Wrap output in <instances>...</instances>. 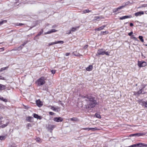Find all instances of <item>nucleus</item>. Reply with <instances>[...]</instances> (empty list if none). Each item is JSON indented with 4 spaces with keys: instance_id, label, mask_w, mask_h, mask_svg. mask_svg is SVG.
Here are the masks:
<instances>
[{
    "instance_id": "obj_1",
    "label": "nucleus",
    "mask_w": 147,
    "mask_h": 147,
    "mask_svg": "<svg viewBox=\"0 0 147 147\" xmlns=\"http://www.w3.org/2000/svg\"><path fill=\"white\" fill-rule=\"evenodd\" d=\"M82 98L84 99L87 102L86 109H91L95 107L96 104V101L95 100L94 97L86 95V96H82Z\"/></svg>"
},
{
    "instance_id": "obj_2",
    "label": "nucleus",
    "mask_w": 147,
    "mask_h": 147,
    "mask_svg": "<svg viewBox=\"0 0 147 147\" xmlns=\"http://www.w3.org/2000/svg\"><path fill=\"white\" fill-rule=\"evenodd\" d=\"M3 117H0V127L4 128L6 127L9 124V121L7 119L2 120Z\"/></svg>"
},
{
    "instance_id": "obj_3",
    "label": "nucleus",
    "mask_w": 147,
    "mask_h": 147,
    "mask_svg": "<svg viewBox=\"0 0 147 147\" xmlns=\"http://www.w3.org/2000/svg\"><path fill=\"white\" fill-rule=\"evenodd\" d=\"M110 53V52H106L104 49H101L98 50L96 56H98V55H103L105 54L109 56Z\"/></svg>"
},
{
    "instance_id": "obj_4",
    "label": "nucleus",
    "mask_w": 147,
    "mask_h": 147,
    "mask_svg": "<svg viewBox=\"0 0 147 147\" xmlns=\"http://www.w3.org/2000/svg\"><path fill=\"white\" fill-rule=\"evenodd\" d=\"M45 78L44 77H42L39 78L37 81L38 85L40 86L44 84L45 83Z\"/></svg>"
},
{
    "instance_id": "obj_5",
    "label": "nucleus",
    "mask_w": 147,
    "mask_h": 147,
    "mask_svg": "<svg viewBox=\"0 0 147 147\" xmlns=\"http://www.w3.org/2000/svg\"><path fill=\"white\" fill-rule=\"evenodd\" d=\"M138 146H139V147H147V144L140 143L138 144H134L127 147H136Z\"/></svg>"
},
{
    "instance_id": "obj_6",
    "label": "nucleus",
    "mask_w": 147,
    "mask_h": 147,
    "mask_svg": "<svg viewBox=\"0 0 147 147\" xmlns=\"http://www.w3.org/2000/svg\"><path fill=\"white\" fill-rule=\"evenodd\" d=\"M138 65L140 67H144L146 66L147 64L145 61H138Z\"/></svg>"
},
{
    "instance_id": "obj_7",
    "label": "nucleus",
    "mask_w": 147,
    "mask_h": 147,
    "mask_svg": "<svg viewBox=\"0 0 147 147\" xmlns=\"http://www.w3.org/2000/svg\"><path fill=\"white\" fill-rule=\"evenodd\" d=\"M53 120L55 121L59 122L62 121L63 120V119L61 117H56L54 118Z\"/></svg>"
},
{
    "instance_id": "obj_8",
    "label": "nucleus",
    "mask_w": 147,
    "mask_h": 147,
    "mask_svg": "<svg viewBox=\"0 0 147 147\" xmlns=\"http://www.w3.org/2000/svg\"><path fill=\"white\" fill-rule=\"evenodd\" d=\"M64 42L63 41H57L55 42H52L51 43H49L48 45V46H50L52 45L57 44H62Z\"/></svg>"
},
{
    "instance_id": "obj_9",
    "label": "nucleus",
    "mask_w": 147,
    "mask_h": 147,
    "mask_svg": "<svg viewBox=\"0 0 147 147\" xmlns=\"http://www.w3.org/2000/svg\"><path fill=\"white\" fill-rule=\"evenodd\" d=\"M140 104L142 106H144L145 107H147V101L145 102L142 100L140 101Z\"/></svg>"
},
{
    "instance_id": "obj_10",
    "label": "nucleus",
    "mask_w": 147,
    "mask_h": 147,
    "mask_svg": "<svg viewBox=\"0 0 147 147\" xmlns=\"http://www.w3.org/2000/svg\"><path fill=\"white\" fill-rule=\"evenodd\" d=\"M55 126L49 124L48 125V126L47 127V128L48 129L51 130V132L52 130L55 127Z\"/></svg>"
},
{
    "instance_id": "obj_11",
    "label": "nucleus",
    "mask_w": 147,
    "mask_h": 147,
    "mask_svg": "<svg viewBox=\"0 0 147 147\" xmlns=\"http://www.w3.org/2000/svg\"><path fill=\"white\" fill-rule=\"evenodd\" d=\"M124 6H121L119 7H118L115 9L113 10V12L114 13H115L118 11H119V10L121 9L122 8H123L124 7Z\"/></svg>"
},
{
    "instance_id": "obj_12",
    "label": "nucleus",
    "mask_w": 147,
    "mask_h": 147,
    "mask_svg": "<svg viewBox=\"0 0 147 147\" xmlns=\"http://www.w3.org/2000/svg\"><path fill=\"white\" fill-rule=\"evenodd\" d=\"M144 12L143 11H139L135 13L134 15L136 16H141L142 15H143Z\"/></svg>"
},
{
    "instance_id": "obj_13",
    "label": "nucleus",
    "mask_w": 147,
    "mask_h": 147,
    "mask_svg": "<svg viewBox=\"0 0 147 147\" xmlns=\"http://www.w3.org/2000/svg\"><path fill=\"white\" fill-rule=\"evenodd\" d=\"M36 102L37 106L39 107H41L42 105V104L40 100H36Z\"/></svg>"
},
{
    "instance_id": "obj_14",
    "label": "nucleus",
    "mask_w": 147,
    "mask_h": 147,
    "mask_svg": "<svg viewBox=\"0 0 147 147\" xmlns=\"http://www.w3.org/2000/svg\"><path fill=\"white\" fill-rule=\"evenodd\" d=\"M131 17H132L131 15L124 16L122 17H120L119 18V19L120 20H123L125 19L131 18Z\"/></svg>"
},
{
    "instance_id": "obj_15",
    "label": "nucleus",
    "mask_w": 147,
    "mask_h": 147,
    "mask_svg": "<svg viewBox=\"0 0 147 147\" xmlns=\"http://www.w3.org/2000/svg\"><path fill=\"white\" fill-rule=\"evenodd\" d=\"M26 120L27 121L30 122H32L33 121V117H28L26 118Z\"/></svg>"
},
{
    "instance_id": "obj_16",
    "label": "nucleus",
    "mask_w": 147,
    "mask_h": 147,
    "mask_svg": "<svg viewBox=\"0 0 147 147\" xmlns=\"http://www.w3.org/2000/svg\"><path fill=\"white\" fill-rule=\"evenodd\" d=\"M57 31V30L55 29H52L50 31H48L45 33V34H50L51 33L55 32Z\"/></svg>"
},
{
    "instance_id": "obj_17",
    "label": "nucleus",
    "mask_w": 147,
    "mask_h": 147,
    "mask_svg": "<svg viewBox=\"0 0 147 147\" xmlns=\"http://www.w3.org/2000/svg\"><path fill=\"white\" fill-rule=\"evenodd\" d=\"M33 116L35 118L39 119H42V117L41 116L38 115L35 113L34 114Z\"/></svg>"
},
{
    "instance_id": "obj_18",
    "label": "nucleus",
    "mask_w": 147,
    "mask_h": 147,
    "mask_svg": "<svg viewBox=\"0 0 147 147\" xmlns=\"http://www.w3.org/2000/svg\"><path fill=\"white\" fill-rule=\"evenodd\" d=\"M91 11L89 10L88 9L84 10L81 11V13L82 14L86 13H87L91 12Z\"/></svg>"
},
{
    "instance_id": "obj_19",
    "label": "nucleus",
    "mask_w": 147,
    "mask_h": 147,
    "mask_svg": "<svg viewBox=\"0 0 147 147\" xmlns=\"http://www.w3.org/2000/svg\"><path fill=\"white\" fill-rule=\"evenodd\" d=\"M93 67L92 65H89L88 67L86 68V69L87 71H91L92 70Z\"/></svg>"
},
{
    "instance_id": "obj_20",
    "label": "nucleus",
    "mask_w": 147,
    "mask_h": 147,
    "mask_svg": "<svg viewBox=\"0 0 147 147\" xmlns=\"http://www.w3.org/2000/svg\"><path fill=\"white\" fill-rule=\"evenodd\" d=\"M105 27V25H104L103 26H102L99 28H96V30L97 31H100V30H103Z\"/></svg>"
},
{
    "instance_id": "obj_21",
    "label": "nucleus",
    "mask_w": 147,
    "mask_h": 147,
    "mask_svg": "<svg viewBox=\"0 0 147 147\" xmlns=\"http://www.w3.org/2000/svg\"><path fill=\"white\" fill-rule=\"evenodd\" d=\"M5 88V86L0 84V91L4 90Z\"/></svg>"
},
{
    "instance_id": "obj_22",
    "label": "nucleus",
    "mask_w": 147,
    "mask_h": 147,
    "mask_svg": "<svg viewBox=\"0 0 147 147\" xmlns=\"http://www.w3.org/2000/svg\"><path fill=\"white\" fill-rule=\"evenodd\" d=\"M35 140L38 143H40L42 142L41 140L39 138H36Z\"/></svg>"
},
{
    "instance_id": "obj_23",
    "label": "nucleus",
    "mask_w": 147,
    "mask_h": 147,
    "mask_svg": "<svg viewBox=\"0 0 147 147\" xmlns=\"http://www.w3.org/2000/svg\"><path fill=\"white\" fill-rule=\"evenodd\" d=\"M79 27H73L71 28V31L72 32H75L77 30V29Z\"/></svg>"
},
{
    "instance_id": "obj_24",
    "label": "nucleus",
    "mask_w": 147,
    "mask_h": 147,
    "mask_svg": "<svg viewBox=\"0 0 147 147\" xmlns=\"http://www.w3.org/2000/svg\"><path fill=\"white\" fill-rule=\"evenodd\" d=\"M6 137L5 136H0V140H4L6 138Z\"/></svg>"
},
{
    "instance_id": "obj_25",
    "label": "nucleus",
    "mask_w": 147,
    "mask_h": 147,
    "mask_svg": "<svg viewBox=\"0 0 147 147\" xmlns=\"http://www.w3.org/2000/svg\"><path fill=\"white\" fill-rule=\"evenodd\" d=\"M131 39H133L134 40H137V41H138V39L137 38L135 37L134 35H132L131 36Z\"/></svg>"
},
{
    "instance_id": "obj_26",
    "label": "nucleus",
    "mask_w": 147,
    "mask_h": 147,
    "mask_svg": "<svg viewBox=\"0 0 147 147\" xmlns=\"http://www.w3.org/2000/svg\"><path fill=\"white\" fill-rule=\"evenodd\" d=\"M143 89H140L139 91H138L136 94H141L142 92Z\"/></svg>"
},
{
    "instance_id": "obj_27",
    "label": "nucleus",
    "mask_w": 147,
    "mask_h": 147,
    "mask_svg": "<svg viewBox=\"0 0 147 147\" xmlns=\"http://www.w3.org/2000/svg\"><path fill=\"white\" fill-rule=\"evenodd\" d=\"M7 22V21L6 20H3L0 22V26L3 24L4 23H6Z\"/></svg>"
},
{
    "instance_id": "obj_28",
    "label": "nucleus",
    "mask_w": 147,
    "mask_h": 147,
    "mask_svg": "<svg viewBox=\"0 0 147 147\" xmlns=\"http://www.w3.org/2000/svg\"><path fill=\"white\" fill-rule=\"evenodd\" d=\"M0 99L5 102H7V99L4 98L3 97H0Z\"/></svg>"
},
{
    "instance_id": "obj_29",
    "label": "nucleus",
    "mask_w": 147,
    "mask_h": 147,
    "mask_svg": "<svg viewBox=\"0 0 147 147\" xmlns=\"http://www.w3.org/2000/svg\"><path fill=\"white\" fill-rule=\"evenodd\" d=\"M139 38L140 40L142 42H143L144 41V39H143V37L142 36H139Z\"/></svg>"
},
{
    "instance_id": "obj_30",
    "label": "nucleus",
    "mask_w": 147,
    "mask_h": 147,
    "mask_svg": "<svg viewBox=\"0 0 147 147\" xmlns=\"http://www.w3.org/2000/svg\"><path fill=\"white\" fill-rule=\"evenodd\" d=\"M97 129L96 127L94 128H89V130L95 131Z\"/></svg>"
},
{
    "instance_id": "obj_31",
    "label": "nucleus",
    "mask_w": 147,
    "mask_h": 147,
    "mask_svg": "<svg viewBox=\"0 0 147 147\" xmlns=\"http://www.w3.org/2000/svg\"><path fill=\"white\" fill-rule=\"evenodd\" d=\"M43 32V30L42 29L40 31L38 34L36 35V36H39Z\"/></svg>"
},
{
    "instance_id": "obj_32",
    "label": "nucleus",
    "mask_w": 147,
    "mask_h": 147,
    "mask_svg": "<svg viewBox=\"0 0 147 147\" xmlns=\"http://www.w3.org/2000/svg\"><path fill=\"white\" fill-rule=\"evenodd\" d=\"M95 115L96 117H97V118H101L100 115L99 114H98L97 113H96L95 114Z\"/></svg>"
},
{
    "instance_id": "obj_33",
    "label": "nucleus",
    "mask_w": 147,
    "mask_h": 147,
    "mask_svg": "<svg viewBox=\"0 0 147 147\" xmlns=\"http://www.w3.org/2000/svg\"><path fill=\"white\" fill-rule=\"evenodd\" d=\"M101 34L102 35H105L107 34L108 33V32L107 31H103L101 32Z\"/></svg>"
},
{
    "instance_id": "obj_34",
    "label": "nucleus",
    "mask_w": 147,
    "mask_h": 147,
    "mask_svg": "<svg viewBox=\"0 0 147 147\" xmlns=\"http://www.w3.org/2000/svg\"><path fill=\"white\" fill-rule=\"evenodd\" d=\"M77 120V119L76 118L73 117L70 119V120L73 121H76Z\"/></svg>"
},
{
    "instance_id": "obj_35",
    "label": "nucleus",
    "mask_w": 147,
    "mask_h": 147,
    "mask_svg": "<svg viewBox=\"0 0 147 147\" xmlns=\"http://www.w3.org/2000/svg\"><path fill=\"white\" fill-rule=\"evenodd\" d=\"M51 109H52L54 111H58V110L57 109V108H55L54 107H52L51 108Z\"/></svg>"
},
{
    "instance_id": "obj_36",
    "label": "nucleus",
    "mask_w": 147,
    "mask_h": 147,
    "mask_svg": "<svg viewBox=\"0 0 147 147\" xmlns=\"http://www.w3.org/2000/svg\"><path fill=\"white\" fill-rule=\"evenodd\" d=\"M24 25V24L22 23H17L16 24V25L17 26H22V25Z\"/></svg>"
},
{
    "instance_id": "obj_37",
    "label": "nucleus",
    "mask_w": 147,
    "mask_h": 147,
    "mask_svg": "<svg viewBox=\"0 0 147 147\" xmlns=\"http://www.w3.org/2000/svg\"><path fill=\"white\" fill-rule=\"evenodd\" d=\"M94 18L95 20H96L99 19H101V17L98 16H96L94 17Z\"/></svg>"
},
{
    "instance_id": "obj_38",
    "label": "nucleus",
    "mask_w": 147,
    "mask_h": 147,
    "mask_svg": "<svg viewBox=\"0 0 147 147\" xmlns=\"http://www.w3.org/2000/svg\"><path fill=\"white\" fill-rule=\"evenodd\" d=\"M89 127L83 128L82 129L88 131H89Z\"/></svg>"
},
{
    "instance_id": "obj_39",
    "label": "nucleus",
    "mask_w": 147,
    "mask_h": 147,
    "mask_svg": "<svg viewBox=\"0 0 147 147\" xmlns=\"http://www.w3.org/2000/svg\"><path fill=\"white\" fill-rule=\"evenodd\" d=\"M7 68V67H3V68H2L0 70V72L2 71H3V70H5L6 68Z\"/></svg>"
},
{
    "instance_id": "obj_40",
    "label": "nucleus",
    "mask_w": 147,
    "mask_h": 147,
    "mask_svg": "<svg viewBox=\"0 0 147 147\" xmlns=\"http://www.w3.org/2000/svg\"><path fill=\"white\" fill-rule=\"evenodd\" d=\"M56 71L55 70H52L51 72L53 74H54L55 73Z\"/></svg>"
},
{
    "instance_id": "obj_41",
    "label": "nucleus",
    "mask_w": 147,
    "mask_h": 147,
    "mask_svg": "<svg viewBox=\"0 0 147 147\" xmlns=\"http://www.w3.org/2000/svg\"><path fill=\"white\" fill-rule=\"evenodd\" d=\"M133 34V32H130V33H129L128 34V35H129V36H131L132 35V34Z\"/></svg>"
},
{
    "instance_id": "obj_42",
    "label": "nucleus",
    "mask_w": 147,
    "mask_h": 147,
    "mask_svg": "<svg viewBox=\"0 0 147 147\" xmlns=\"http://www.w3.org/2000/svg\"><path fill=\"white\" fill-rule=\"evenodd\" d=\"M136 136H140L142 135V134H141L140 133H137L136 134Z\"/></svg>"
},
{
    "instance_id": "obj_43",
    "label": "nucleus",
    "mask_w": 147,
    "mask_h": 147,
    "mask_svg": "<svg viewBox=\"0 0 147 147\" xmlns=\"http://www.w3.org/2000/svg\"><path fill=\"white\" fill-rule=\"evenodd\" d=\"M49 114L50 115H53L55 114V113H54L52 112H49Z\"/></svg>"
},
{
    "instance_id": "obj_44",
    "label": "nucleus",
    "mask_w": 147,
    "mask_h": 147,
    "mask_svg": "<svg viewBox=\"0 0 147 147\" xmlns=\"http://www.w3.org/2000/svg\"><path fill=\"white\" fill-rule=\"evenodd\" d=\"M147 4H143L141 7H139L140 8H141V7H145L146 6Z\"/></svg>"
},
{
    "instance_id": "obj_45",
    "label": "nucleus",
    "mask_w": 147,
    "mask_h": 147,
    "mask_svg": "<svg viewBox=\"0 0 147 147\" xmlns=\"http://www.w3.org/2000/svg\"><path fill=\"white\" fill-rule=\"evenodd\" d=\"M27 42L26 41V42H24L22 44V46H24L27 43Z\"/></svg>"
},
{
    "instance_id": "obj_46",
    "label": "nucleus",
    "mask_w": 147,
    "mask_h": 147,
    "mask_svg": "<svg viewBox=\"0 0 147 147\" xmlns=\"http://www.w3.org/2000/svg\"><path fill=\"white\" fill-rule=\"evenodd\" d=\"M136 134H131L129 135V136L131 137V136H136Z\"/></svg>"
},
{
    "instance_id": "obj_47",
    "label": "nucleus",
    "mask_w": 147,
    "mask_h": 147,
    "mask_svg": "<svg viewBox=\"0 0 147 147\" xmlns=\"http://www.w3.org/2000/svg\"><path fill=\"white\" fill-rule=\"evenodd\" d=\"M88 47V45H86L84 47V49H86Z\"/></svg>"
},
{
    "instance_id": "obj_48",
    "label": "nucleus",
    "mask_w": 147,
    "mask_h": 147,
    "mask_svg": "<svg viewBox=\"0 0 147 147\" xmlns=\"http://www.w3.org/2000/svg\"><path fill=\"white\" fill-rule=\"evenodd\" d=\"M71 30H69L67 32V33L68 34H69L71 33Z\"/></svg>"
},
{
    "instance_id": "obj_49",
    "label": "nucleus",
    "mask_w": 147,
    "mask_h": 147,
    "mask_svg": "<svg viewBox=\"0 0 147 147\" xmlns=\"http://www.w3.org/2000/svg\"><path fill=\"white\" fill-rule=\"evenodd\" d=\"M70 54V53H66L65 55L66 56H68Z\"/></svg>"
},
{
    "instance_id": "obj_50",
    "label": "nucleus",
    "mask_w": 147,
    "mask_h": 147,
    "mask_svg": "<svg viewBox=\"0 0 147 147\" xmlns=\"http://www.w3.org/2000/svg\"><path fill=\"white\" fill-rule=\"evenodd\" d=\"M4 78L2 76H0V79L4 80Z\"/></svg>"
},
{
    "instance_id": "obj_51",
    "label": "nucleus",
    "mask_w": 147,
    "mask_h": 147,
    "mask_svg": "<svg viewBox=\"0 0 147 147\" xmlns=\"http://www.w3.org/2000/svg\"><path fill=\"white\" fill-rule=\"evenodd\" d=\"M134 26V24H133L132 23H130V26L131 27V26Z\"/></svg>"
},
{
    "instance_id": "obj_52",
    "label": "nucleus",
    "mask_w": 147,
    "mask_h": 147,
    "mask_svg": "<svg viewBox=\"0 0 147 147\" xmlns=\"http://www.w3.org/2000/svg\"><path fill=\"white\" fill-rule=\"evenodd\" d=\"M43 89L44 90H48V88H44Z\"/></svg>"
},
{
    "instance_id": "obj_53",
    "label": "nucleus",
    "mask_w": 147,
    "mask_h": 147,
    "mask_svg": "<svg viewBox=\"0 0 147 147\" xmlns=\"http://www.w3.org/2000/svg\"><path fill=\"white\" fill-rule=\"evenodd\" d=\"M146 86V85H143V88L142 89H144V88Z\"/></svg>"
},
{
    "instance_id": "obj_54",
    "label": "nucleus",
    "mask_w": 147,
    "mask_h": 147,
    "mask_svg": "<svg viewBox=\"0 0 147 147\" xmlns=\"http://www.w3.org/2000/svg\"><path fill=\"white\" fill-rule=\"evenodd\" d=\"M27 126L28 127H31V124L30 123H28V124Z\"/></svg>"
},
{
    "instance_id": "obj_55",
    "label": "nucleus",
    "mask_w": 147,
    "mask_h": 147,
    "mask_svg": "<svg viewBox=\"0 0 147 147\" xmlns=\"http://www.w3.org/2000/svg\"><path fill=\"white\" fill-rule=\"evenodd\" d=\"M17 3H18V2H16L15 3L14 5H15V6H16V5Z\"/></svg>"
},
{
    "instance_id": "obj_56",
    "label": "nucleus",
    "mask_w": 147,
    "mask_h": 147,
    "mask_svg": "<svg viewBox=\"0 0 147 147\" xmlns=\"http://www.w3.org/2000/svg\"><path fill=\"white\" fill-rule=\"evenodd\" d=\"M141 56H142V57H143L144 56V55H143V54L142 53L141 54Z\"/></svg>"
},
{
    "instance_id": "obj_57",
    "label": "nucleus",
    "mask_w": 147,
    "mask_h": 147,
    "mask_svg": "<svg viewBox=\"0 0 147 147\" xmlns=\"http://www.w3.org/2000/svg\"><path fill=\"white\" fill-rule=\"evenodd\" d=\"M143 57H144V58H146V57H145V56H144Z\"/></svg>"
},
{
    "instance_id": "obj_58",
    "label": "nucleus",
    "mask_w": 147,
    "mask_h": 147,
    "mask_svg": "<svg viewBox=\"0 0 147 147\" xmlns=\"http://www.w3.org/2000/svg\"><path fill=\"white\" fill-rule=\"evenodd\" d=\"M3 48H2V49H3ZM2 49V48L0 49Z\"/></svg>"
},
{
    "instance_id": "obj_59",
    "label": "nucleus",
    "mask_w": 147,
    "mask_h": 147,
    "mask_svg": "<svg viewBox=\"0 0 147 147\" xmlns=\"http://www.w3.org/2000/svg\"><path fill=\"white\" fill-rule=\"evenodd\" d=\"M146 46H147V45H146Z\"/></svg>"
}]
</instances>
